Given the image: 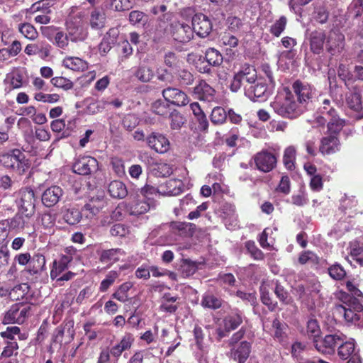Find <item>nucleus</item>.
Listing matches in <instances>:
<instances>
[{"label":"nucleus","mask_w":363,"mask_h":363,"mask_svg":"<svg viewBox=\"0 0 363 363\" xmlns=\"http://www.w3.org/2000/svg\"><path fill=\"white\" fill-rule=\"evenodd\" d=\"M329 17V11L325 6L317 7L313 13L314 20L320 23H325Z\"/></svg>","instance_id":"obj_59"},{"label":"nucleus","mask_w":363,"mask_h":363,"mask_svg":"<svg viewBox=\"0 0 363 363\" xmlns=\"http://www.w3.org/2000/svg\"><path fill=\"white\" fill-rule=\"evenodd\" d=\"M293 89L300 103L310 100L314 94V90L311 85L300 81L294 83Z\"/></svg>","instance_id":"obj_31"},{"label":"nucleus","mask_w":363,"mask_h":363,"mask_svg":"<svg viewBox=\"0 0 363 363\" xmlns=\"http://www.w3.org/2000/svg\"><path fill=\"white\" fill-rule=\"evenodd\" d=\"M242 322L241 314L232 313L227 315L223 320L224 328L227 332L236 329Z\"/></svg>","instance_id":"obj_36"},{"label":"nucleus","mask_w":363,"mask_h":363,"mask_svg":"<svg viewBox=\"0 0 363 363\" xmlns=\"http://www.w3.org/2000/svg\"><path fill=\"white\" fill-rule=\"evenodd\" d=\"M63 218L67 223L74 225L81 220L82 213L78 209L69 208L65 212Z\"/></svg>","instance_id":"obj_46"},{"label":"nucleus","mask_w":363,"mask_h":363,"mask_svg":"<svg viewBox=\"0 0 363 363\" xmlns=\"http://www.w3.org/2000/svg\"><path fill=\"white\" fill-rule=\"evenodd\" d=\"M124 255L121 249H109L103 250L100 255V259L103 262H114L119 260L120 257Z\"/></svg>","instance_id":"obj_37"},{"label":"nucleus","mask_w":363,"mask_h":363,"mask_svg":"<svg viewBox=\"0 0 363 363\" xmlns=\"http://www.w3.org/2000/svg\"><path fill=\"white\" fill-rule=\"evenodd\" d=\"M192 30L201 38L206 37L212 30V23L208 17L203 13H196L192 17Z\"/></svg>","instance_id":"obj_17"},{"label":"nucleus","mask_w":363,"mask_h":363,"mask_svg":"<svg viewBox=\"0 0 363 363\" xmlns=\"http://www.w3.org/2000/svg\"><path fill=\"white\" fill-rule=\"evenodd\" d=\"M306 333L308 336L314 338V341L316 340L315 338L318 337L320 333V329L316 320L311 319L308 321Z\"/></svg>","instance_id":"obj_60"},{"label":"nucleus","mask_w":363,"mask_h":363,"mask_svg":"<svg viewBox=\"0 0 363 363\" xmlns=\"http://www.w3.org/2000/svg\"><path fill=\"white\" fill-rule=\"evenodd\" d=\"M50 3H48V0H43L42 1L37 2L32 6V9L35 12H38L34 18V21L37 23L40 24H48L50 22L51 18L49 14L51 13Z\"/></svg>","instance_id":"obj_25"},{"label":"nucleus","mask_w":363,"mask_h":363,"mask_svg":"<svg viewBox=\"0 0 363 363\" xmlns=\"http://www.w3.org/2000/svg\"><path fill=\"white\" fill-rule=\"evenodd\" d=\"M106 204L104 195L102 192L91 196L84 205V210L87 211L94 216L98 214Z\"/></svg>","instance_id":"obj_29"},{"label":"nucleus","mask_w":363,"mask_h":363,"mask_svg":"<svg viewBox=\"0 0 363 363\" xmlns=\"http://www.w3.org/2000/svg\"><path fill=\"white\" fill-rule=\"evenodd\" d=\"M257 77V72L252 66L245 65L235 74L230 84V89L233 92L238 91L242 85L245 86L249 82H253Z\"/></svg>","instance_id":"obj_14"},{"label":"nucleus","mask_w":363,"mask_h":363,"mask_svg":"<svg viewBox=\"0 0 363 363\" xmlns=\"http://www.w3.org/2000/svg\"><path fill=\"white\" fill-rule=\"evenodd\" d=\"M108 191L111 197L116 199H123L128 194L125 185L118 180H114L108 184Z\"/></svg>","instance_id":"obj_34"},{"label":"nucleus","mask_w":363,"mask_h":363,"mask_svg":"<svg viewBox=\"0 0 363 363\" xmlns=\"http://www.w3.org/2000/svg\"><path fill=\"white\" fill-rule=\"evenodd\" d=\"M296 159V150L294 147L289 146L284 150L283 162L286 169H293Z\"/></svg>","instance_id":"obj_45"},{"label":"nucleus","mask_w":363,"mask_h":363,"mask_svg":"<svg viewBox=\"0 0 363 363\" xmlns=\"http://www.w3.org/2000/svg\"><path fill=\"white\" fill-rule=\"evenodd\" d=\"M329 135L324 136L320 140L319 151L323 155L334 154L340 149V143L337 138V133L330 132Z\"/></svg>","instance_id":"obj_20"},{"label":"nucleus","mask_w":363,"mask_h":363,"mask_svg":"<svg viewBox=\"0 0 363 363\" xmlns=\"http://www.w3.org/2000/svg\"><path fill=\"white\" fill-rule=\"evenodd\" d=\"M348 10L354 17L360 16L363 13V0H353Z\"/></svg>","instance_id":"obj_64"},{"label":"nucleus","mask_w":363,"mask_h":363,"mask_svg":"<svg viewBox=\"0 0 363 363\" xmlns=\"http://www.w3.org/2000/svg\"><path fill=\"white\" fill-rule=\"evenodd\" d=\"M201 305L205 308L216 309L221 306V301L212 294H206L203 297Z\"/></svg>","instance_id":"obj_49"},{"label":"nucleus","mask_w":363,"mask_h":363,"mask_svg":"<svg viewBox=\"0 0 363 363\" xmlns=\"http://www.w3.org/2000/svg\"><path fill=\"white\" fill-rule=\"evenodd\" d=\"M84 16L82 12H79L75 16H69L66 21V30L72 43L84 42L89 36L88 26L83 20Z\"/></svg>","instance_id":"obj_2"},{"label":"nucleus","mask_w":363,"mask_h":363,"mask_svg":"<svg viewBox=\"0 0 363 363\" xmlns=\"http://www.w3.org/2000/svg\"><path fill=\"white\" fill-rule=\"evenodd\" d=\"M261 300L263 304L268 306L269 309L273 311L277 307V303L274 302L269 296L267 285L263 284L260 286Z\"/></svg>","instance_id":"obj_51"},{"label":"nucleus","mask_w":363,"mask_h":363,"mask_svg":"<svg viewBox=\"0 0 363 363\" xmlns=\"http://www.w3.org/2000/svg\"><path fill=\"white\" fill-rule=\"evenodd\" d=\"M133 287V284L130 281L122 284L112 294V297L118 301L125 303L128 300V292Z\"/></svg>","instance_id":"obj_41"},{"label":"nucleus","mask_w":363,"mask_h":363,"mask_svg":"<svg viewBox=\"0 0 363 363\" xmlns=\"http://www.w3.org/2000/svg\"><path fill=\"white\" fill-rule=\"evenodd\" d=\"M338 356L342 359H349L347 363H362V359L355 350L354 340L344 341L340 344L337 350Z\"/></svg>","instance_id":"obj_18"},{"label":"nucleus","mask_w":363,"mask_h":363,"mask_svg":"<svg viewBox=\"0 0 363 363\" xmlns=\"http://www.w3.org/2000/svg\"><path fill=\"white\" fill-rule=\"evenodd\" d=\"M328 273L330 277L335 280H341L346 275L344 268L337 263L333 264L328 268Z\"/></svg>","instance_id":"obj_57"},{"label":"nucleus","mask_w":363,"mask_h":363,"mask_svg":"<svg viewBox=\"0 0 363 363\" xmlns=\"http://www.w3.org/2000/svg\"><path fill=\"white\" fill-rule=\"evenodd\" d=\"M28 291V285L21 284L15 286L10 290L9 298L13 301H18L24 298Z\"/></svg>","instance_id":"obj_43"},{"label":"nucleus","mask_w":363,"mask_h":363,"mask_svg":"<svg viewBox=\"0 0 363 363\" xmlns=\"http://www.w3.org/2000/svg\"><path fill=\"white\" fill-rule=\"evenodd\" d=\"M106 16L102 10L95 9L90 14L89 23L93 29H101L105 26Z\"/></svg>","instance_id":"obj_35"},{"label":"nucleus","mask_w":363,"mask_h":363,"mask_svg":"<svg viewBox=\"0 0 363 363\" xmlns=\"http://www.w3.org/2000/svg\"><path fill=\"white\" fill-rule=\"evenodd\" d=\"M0 163L6 169H12L19 174H23L29 165L25 155L18 149L0 155Z\"/></svg>","instance_id":"obj_6"},{"label":"nucleus","mask_w":363,"mask_h":363,"mask_svg":"<svg viewBox=\"0 0 363 363\" xmlns=\"http://www.w3.org/2000/svg\"><path fill=\"white\" fill-rule=\"evenodd\" d=\"M346 337L342 333H335L325 335L320 340H315L314 345L316 350L323 354H333L337 345L344 342Z\"/></svg>","instance_id":"obj_11"},{"label":"nucleus","mask_w":363,"mask_h":363,"mask_svg":"<svg viewBox=\"0 0 363 363\" xmlns=\"http://www.w3.org/2000/svg\"><path fill=\"white\" fill-rule=\"evenodd\" d=\"M31 306L28 304L18 303L12 305L4 313L2 323L7 324H22L30 315Z\"/></svg>","instance_id":"obj_8"},{"label":"nucleus","mask_w":363,"mask_h":363,"mask_svg":"<svg viewBox=\"0 0 363 363\" xmlns=\"http://www.w3.org/2000/svg\"><path fill=\"white\" fill-rule=\"evenodd\" d=\"M69 36H68L67 32L65 33L59 28L58 30H57L52 43L60 49L67 50L69 46Z\"/></svg>","instance_id":"obj_38"},{"label":"nucleus","mask_w":363,"mask_h":363,"mask_svg":"<svg viewBox=\"0 0 363 363\" xmlns=\"http://www.w3.org/2000/svg\"><path fill=\"white\" fill-rule=\"evenodd\" d=\"M275 287L274 289V294L277 297L284 303H289L290 299L289 298L288 293L280 284L277 281L274 283Z\"/></svg>","instance_id":"obj_61"},{"label":"nucleus","mask_w":363,"mask_h":363,"mask_svg":"<svg viewBox=\"0 0 363 363\" xmlns=\"http://www.w3.org/2000/svg\"><path fill=\"white\" fill-rule=\"evenodd\" d=\"M135 77L142 82H147L154 76L152 69L145 65L138 67L134 73Z\"/></svg>","instance_id":"obj_39"},{"label":"nucleus","mask_w":363,"mask_h":363,"mask_svg":"<svg viewBox=\"0 0 363 363\" xmlns=\"http://www.w3.org/2000/svg\"><path fill=\"white\" fill-rule=\"evenodd\" d=\"M36 197L33 189L25 187L16 194V204L18 211L34 215L35 211Z\"/></svg>","instance_id":"obj_7"},{"label":"nucleus","mask_w":363,"mask_h":363,"mask_svg":"<svg viewBox=\"0 0 363 363\" xmlns=\"http://www.w3.org/2000/svg\"><path fill=\"white\" fill-rule=\"evenodd\" d=\"M62 63L67 69L75 72H83L88 69V62L77 57H65Z\"/></svg>","instance_id":"obj_32"},{"label":"nucleus","mask_w":363,"mask_h":363,"mask_svg":"<svg viewBox=\"0 0 363 363\" xmlns=\"http://www.w3.org/2000/svg\"><path fill=\"white\" fill-rule=\"evenodd\" d=\"M146 141L150 148L160 154L167 152L170 147L169 140L160 133L152 132L147 137Z\"/></svg>","instance_id":"obj_19"},{"label":"nucleus","mask_w":363,"mask_h":363,"mask_svg":"<svg viewBox=\"0 0 363 363\" xmlns=\"http://www.w3.org/2000/svg\"><path fill=\"white\" fill-rule=\"evenodd\" d=\"M298 262L301 264H318L320 262L319 257L311 251H305L302 252L298 258Z\"/></svg>","instance_id":"obj_50"},{"label":"nucleus","mask_w":363,"mask_h":363,"mask_svg":"<svg viewBox=\"0 0 363 363\" xmlns=\"http://www.w3.org/2000/svg\"><path fill=\"white\" fill-rule=\"evenodd\" d=\"M271 106L277 114L289 118H296L302 112L297 103L289 93L285 95H278L272 102Z\"/></svg>","instance_id":"obj_3"},{"label":"nucleus","mask_w":363,"mask_h":363,"mask_svg":"<svg viewBox=\"0 0 363 363\" xmlns=\"http://www.w3.org/2000/svg\"><path fill=\"white\" fill-rule=\"evenodd\" d=\"M254 160L257 169L263 172H270L277 164V157L273 153L268 151L258 152Z\"/></svg>","instance_id":"obj_22"},{"label":"nucleus","mask_w":363,"mask_h":363,"mask_svg":"<svg viewBox=\"0 0 363 363\" xmlns=\"http://www.w3.org/2000/svg\"><path fill=\"white\" fill-rule=\"evenodd\" d=\"M34 99L44 103L54 104L60 100V96L57 94H44L43 92H36L34 94Z\"/></svg>","instance_id":"obj_54"},{"label":"nucleus","mask_w":363,"mask_h":363,"mask_svg":"<svg viewBox=\"0 0 363 363\" xmlns=\"http://www.w3.org/2000/svg\"><path fill=\"white\" fill-rule=\"evenodd\" d=\"M52 84L57 88H61L65 91L69 90L73 87V83L71 80L63 77H55L51 79Z\"/></svg>","instance_id":"obj_58"},{"label":"nucleus","mask_w":363,"mask_h":363,"mask_svg":"<svg viewBox=\"0 0 363 363\" xmlns=\"http://www.w3.org/2000/svg\"><path fill=\"white\" fill-rule=\"evenodd\" d=\"M152 110L155 113L162 116H167L169 113L167 104L161 100H157L152 104Z\"/></svg>","instance_id":"obj_63"},{"label":"nucleus","mask_w":363,"mask_h":363,"mask_svg":"<svg viewBox=\"0 0 363 363\" xmlns=\"http://www.w3.org/2000/svg\"><path fill=\"white\" fill-rule=\"evenodd\" d=\"M286 18L285 16H281L277 21H276L270 28V33L276 36L279 37L282 32L284 30L286 25Z\"/></svg>","instance_id":"obj_53"},{"label":"nucleus","mask_w":363,"mask_h":363,"mask_svg":"<svg viewBox=\"0 0 363 363\" xmlns=\"http://www.w3.org/2000/svg\"><path fill=\"white\" fill-rule=\"evenodd\" d=\"M108 101L104 100L92 101L86 106V112L89 114H95L106 108Z\"/></svg>","instance_id":"obj_56"},{"label":"nucleus","mask_w":363,"mask_h":363,"mask_svg":"<svg viewBox=\"0 0 363 363\" xmlns=\"http://www.w3.org/2000/svg\"><path fill=\"white\" fill-rule=\"evenodd\" d=\"M134 337L131 333H125L119 342L109 348L112 352V357L118 360L124 351L131 348L134 342Z\"/></svg>","instance_id":"obj_27"},{"label":"nucleus","mask_w":363,"mask_h":363,"mask_svg":"<svg viewBox=\"0 0 363 363\" xmlns=\"http://www.w3.org/2000/svg\"><path fill=\"white\" fill-rule=\"evenodd\" d=\"M326 32L322 29L306 31L305 43L309 45L310 50L315 55H320L325 48Z\"/></svg>","instance_id":"obj_13"},{"label":"nucleus","mask_w":363,"mask_h":363,"mask_svg":"<svg viewBox=\"0 0 363 363\" xmlns=\"http://www.w3.org/2000/svg\"><path fill=\"white\" fill-rule=\"evenodd\" d=\"M33 216V215L18 211L13 217L4 220L6 227L8 226L9 230L19 233L30 226Z\"/></svg>","instance_id":"obj_16"},{"label":"nucleus","mask_w":363,"mask_h":363,"mask_svg":"<svg viewBox=\"0 0 363 363\" xmlns=\"http://www.w3.org/2000/svg\"><path fill=\"white\" fill-rule=\"evenodd\" d=\"M274 84H267L264 79H259L249 82L244 86L245 94L253 101H264L272 94Z\"/></svg>","instance_id":"obj_4"},{"label":"nucleus","mask_w":363,"mask_h":363,"mask_svg":"<svg viewBox=\"0 0 363 363\" xmlns=\"http://www.w3.org/2000/svg\"><path fill=\"white\" fill-rule=\"evenodd\" d=\"M291 202L297 206H303L307 204L308 198L305 189L301 188L296 194H294L291 196Z\"/></svg>","instance_id":"obj_55"},{"label":"nucleus","mask_w":363,"mask_h":363,"mask_svg":"<svg viewBox=\"0 0 363 363\" xmlns=\"http://www.w3.org/2000/svg\"><path fill=\"white\" fill-rule=\"evenodd\" d=\"M129 21L134 26H144L147 21V16L140 11H133L129 13Z\"/></svg>","instance_id":"obj_47"},{"label":"nucleus","mask_w":363,"mask_h":363,"mask_svg":"<svg viewBox=\"0 0 363 363\" xmlns=\"http://www.w3.org/2000/svg\"><path fill=\"white\" fill-rule=\"evenodd\" d=\"M154 171H155V174L159 177H167L172 173L173 169L169 164L159 163L155 165Z\"/></svg>","instance_id":"obj_62"},{"label":"nucleus","mask_w":363,"mask_h":363,"mask_svg":"<svg viewBox=\"0 0 363 363\" xmlns=\"http://www.w3.org/2000/svg\"><path fill=\"white\" fill-rule=\"evenodd\" d=\"M63 195L62 189L58 186H52L46 189L42 195V202L47 207L57 204Z\"/></svg>","instance_id":"obj_26"},{"label":"nucleus","mask_w":363,"mask_h":363,"mask_svg":"<svg viewBox=\"0 0 363 363\" xmlns=\"http://www.w3.org/2000/svg\"><path fill=\"white\" fill-rule=\"evenodd\" d=\"M194 94L201 100L211 101L213 99L215 90L205 81L201 80L194 87Z\"/></svg>","instance_id":"obj_33"},{"label":"nucleus","mask_w":363,"mask_h":363,"mask_svg":"<svg viewBox=\"0 0 363 363\" xmlns=\"http://www.w3.org/2000/svg\"><path fill=\"white\" fill-rule=\"evenodd\" d=\"M350 254L361 266H363V245L354 242L350 244Z\"/></svg>","instance_id":"obj_44"},{"label":"nucleus","mask_w":363,"mask_h":363,"mask_svg":"<svg viewBox=\"0 0 363 363\" xmlns=\"http://www.w3.org/2000/svg\"><path fill=\"white\" fill-rule=\"evenodd\" d=\"M227 118V113L222 107H215L211 114V121L213 124H222Z\"/></svg>","instance_id":"obj_48"},{"label":"nucleus","mask_w":363,"mask_h":363,"mask_svg":"<svg viewBox=\"0 0 363 363\" xmlns=\"http://www.w3.org/2000/svg\"><path fill=\"white\" fill-rule=\"evenodd\" d=\"M250 344L247 341H242L238 345L233 347L230 350V357L239 363H245L250 355Z\"/></svg>","instance_id":"obj_30"},{"label":"nucleus","mask_w":363,"mask_h":363,"mask_svg":"<svg viewBox=\"0 0 363 363\" xmlns=\"http://www.w3.org/2000/svg\"><path fill=\"white\" fill-rule=\"evenodd\" d=\"M170 32L174 39L180 43L189 42L194 35L191 27L180 21L171 23Z\"/></svg>","instance_id":"obj_15"},{"label":"nucleus","mask_w":363,"mask_h":363,"mask_svg":"<svg viewBox=\"0 0 363 363\" xmlns=\"http://www.w3.org/2000/svg\"><path fill=\"white\" fill-rule=\"evenodd\" d=\"M133 0H111V6L116 11H123L133 8Z\"/></svg>","instance_id":"obj_52"},{"label":"nucleus","mask_w":363,"mask_h":363,"mask_svg":"<svg viewBox=\"0 0 363 363\" xmlns=\"http://www.w3.org/2000/svg\"><path fill=\"white\" fill-rule=\"evenodd\" d=\"M125 208L130 215L139 216L148 211L150 203L138 194L136 198L129 201L127 204L119 205L113 212V216L116 218L121 217V210Z\"/></svg>","instance_id":"obj_10"},{"label":"nucleus","mask_w":363,"mask_h":363,"mask_svg":"<svg viewBox=\"0 0 363 363\" xmlns=\"http://www.w3.org/2000/svg\"><path fill=\"white\" fill-rule=\"evenodd\" d=\"M73 169L79 174L88 175L98 169V161L90 156L83 157L76 161Z\"/></svg>","instance_id":"obj_23"},{"label":"nucleus","mask_w":363,"mask_h":363,"mask_svg":"<svg viewBox=\"0 0 363 363\" xmlns=\"http://www.w3.org/2000/svg\"><path fill=\"white\" fill-rule=\"evenodd\" d=\"M18 30L25 38L31 40L36 39L38 36V33L35 28L28 23L19 24Z\"/></svg>","instance_id":"obj_42"},{"label":"nucleus","mask_w":363,"mask_h":363,"mask_svg":"<svg viewBox=\"0 0 363 363\" xmlns=\"http://www.w3.org/2000/svg\"><path fill=\"white\" fill-rule=\"evenodd\" d=\"M345 102L350 109L354 111L357 119L363 118V106L360 91L356 87L346 94Z\"/></svg>","instance_id":"obj_21"},{"label":"nucleus","mask_w":363,"mask_h":363,"mask_svg":"<svg viewBox=\"0 0 363 363\" xmlns=\"http://www.w3.org/2000/svg\"><path fill=\"white\" fill-rule=\"evenodd\" d=\"M345 45V35L337 30L332 29L326 33L325 49L330 56L340 55Z\"/></svg>","instance_id":"obj_9"},{"label":"nucleus","mask_w":363,"mask_h":363,"mask_svg":"<svg viewBox=\"0 0 363 363\" xmlns=\"http://www.w3.org/2000/svg\"><path fill=\"white\" fill-rule=\"evenodd\" d=\"M165 101L175 106H185L189 102L186 94L177 88L168 87L162 91Z\"/></svg>","instance_id":"obj_24"},{"label":"nucleus","mask_w":363,"mask_h":363,"mask_svg":"<svg viewBox=\"0 0 363 363\" xmlns=\"http://www.w3.org/2000/svg\"><path fill=\"white\" fill-rule=\"evenodd\" d=\"M183 182L180 179H169L158 187V193L168 196L179 195L182 191Z\"/></svg>","instance_id":"obj_28"},{"label":"nucleus","mask_w":363,"mask_h":363,"mask_svg":"<svg viewBox=\"0 0 363 363\" xmlns=\"http://www.w3.org/2000/svg\"><path fill=\"white\" fill-rule=\"evenodd\" d=\"M206 62L209 65L217 67L223 62V56L220 52L215 48H210L205 53Z\"/></svg>","instance_id":"obj_40"},{"label":"nucleus","mask_w":363,"mask_h":363,"mask_svg":"<svg viewBox=\"0 0 363 363\" xmlns=\"http://www.w3.org/2000/svg\"><path fill=\"white\" fill-rule=\"evenodd\" d=\"M318 101L321 106L315 115L314 125L324 126L327 123V128L330 132L340 133L345 125V120L339 117L336 110L331 105L330 99L320 96Z\"/></svg>","instance_id":"obj_1"},{"label":"nucleus","mask_w":363,"mask_h":363,"mask_svg":"<svg viewBox=\"0 0 363 363\" xmlns=\"http://www.w3.org/2000/svg\"><path fill=\"white\" fill-rule=\"evenodd\" d=\"M345 305H337L334 308V314L343 317L345 321L362 325L361 315L363 306L356 298L344 301Z\"/></svg>","instance_id":"obj_5"},{"label":"nucleus","mask_w":363,"mask_h":363,"mask_svg":"<svg viewBox=\"0 0 363 363\" xmlns=\"http://www.w3.org/2000/svg\"><path fill=\"white\" fill-rule=\"evenodd\" d=\"M71 262L72 258L70 256L60 257L58 259H55L52 263V267L50 271V278L56 279L57 282L72 279L74 276V273L70 271L60 276L61 274L68 269L69 264Z\"/></svg>","instance_id":"obj_12"}]
</instances>
